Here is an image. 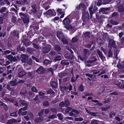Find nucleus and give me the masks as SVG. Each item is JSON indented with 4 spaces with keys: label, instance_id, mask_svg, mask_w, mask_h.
<instances>
[{
    "label": "nucleus",
    "instance_id": "nucleus-1",
    "mask_svg": "<svg viewBox=\"0 0 124 124\" xmlns=\"http://www.w3.org/2000/svg\"><path fill=\"white\" fill-rule=\"evenodd\" d=\"M109 49L108 52V57H112L113 54L111 51V49L114 50V55L115 56V58L116 59H117V56L119 51L117 46H115V43L113 40L111 39L109 40Z\"/></svg>",
    "mask_w": 124,
    "mask_h": 124
},
{
    "label": "nucleus",
    "instance_id": "nucleus-2",
    "mask_svg": "<svg viewBox=\"0 0 124 124\" xmlns=\"http://www.w3.org/2000/svg\"><path fill=\"white\" fill-rule=\"evenodd\" d=\"M19 14L24 23H26L29 22V16H28L22 13H20Z\"/></svg>",
    "mask_w": 124,
    "mask_h": 124
},
{
    "label": "nucleus",
    "instance_id": "nucleus-3",
    "mask_svg": "<svg viewBox=\"0 0 124 124\" xmlns=\"http://www.w3.org/2000/svg\"><path fill=\"white\" fill-rule=\"evenodd\" d=\"M89 17V14L87 12L85 11L83 13L82 18L83 21H88Z\"/></svg>",
    "mask_w": 124,
    "mask_h": 124
},
{
    "label": "nucleus",
    "instance_id": "nucleus-4",
    "mask_svg": "<svg viewBox=\"0 0 124 124\" xmlns=\"http://www.w3.org/2000/svg\"><path fill=\"white\" fill-rule=\"evenodd\" d=\"M32 9L29 11V13L30 14H34L37 12L36 5L34 4H32L31 6Z\"/></svg>",
    "mask_w": 124,
    "mask_h": 124
},
{
    "label": "nucleus",
    "instance_id": "nucleus-5",
    "mask_svg": "<svg viewBox=\"0 0 124 124\" xmlns=\"http://www.w3.org/2000/svg\"><path fill=\"white\" fill-rule=\"evenodd\" d=\"M45 14L47 16H55L56 15V13L54 10H49L45 13Z\"/></svg>",
    "mask_w": 124,
    "mask_h": 124
},
{
    "label": "nucleus",
    "instance_id": "nucleus-6",
    "mask_svg": "<svg viewBox=\"0 0 124 124\" xmlns=\"http://www.w3.org/2000/svg\"><path fill=\"white\" fill-rule=\"evenodd\" d=\"M69 105V103L68 100L65 101H62L59 104V106L60 107H64L65 106H68Z\"/></svg>",
    "mask_w": 124,
    "mask_h": 124
},
{
    "label": "nucleus",
    "instance_id": "nucleus-7",
    "mask_svg": "<svg viewBox=\"0 0 124 124\" xmlns=\"http://www.w3.org/2000/svg\"><path fill=\"white\" fill-rule=\"evenodd\" d=\"M85 5L83 3L80 4L78 6H77L76 9L78 10L81 9L82 10H85Z\"/></svg>",
    "mask_w": 124,
    "mask_h": 124
},
{
    "label": "nucleus",
    "instance_id": "nucleus-8",
    "mask_svg": "<svg viewBox=\"0 0 124 124\" xmlns=\"http://www.w3.org/2000/svg\"><path fill=\"white\" fill-rule=\"evenodd\" d=\"M70 23V21L69 18L67 17H66L63 21V24L65 26L69 24Z\"/></svg>",
    "mask_w": 124,
    "mask_h": 124
},
{
    "label": "nucleus",
    "instance_id": "nucleus-9",
    "mask_svg": "<svg viewBox=\"0 0 124 124\" xmlns=\"http://www.w3.org/2000/svg\"><path fill=\"white\" fill-rule=\"evenodd\" d=\"M50 45H48V47L47 48H46L44 47L42 48V51L43 53H47L50 51Z\"/></svg>",
    "mask_w": 124,
    "mask_h": 124
},
{
    "label": "nucleus",
    "instance_id": "nucleus-10",
    "mask_svg": "<svg viewBox=\"0 0 124 124\" xmlns=\"http://www.w3.org/2000/svg\"><path fill=\"white\" fill-rule=\"evenodd\" d=\"M22 59L21 61L22 62H26L27 61L28 58V56L24 55H22L21 56Z\"/></svg>",
    "mask_w": 124,
    "mask_h": 124
},
{
    "label": "nucleus",
    "instance_id": "nucleus-11",
    "mask_svg": "<svg viewBox=\"0 0 124 124\" xmlns=\"http://www.w3.org/2000/svg\"><path fill=\"white\" fill-rule=\"evenodd\" d=\"M36 72H37L38 74H42L44 72V70L42 67H40L37 69Z\"/></svg>",
    "mask_w": 124,
    "mask_h": 124
},
{
    "label": "nucleus",
    "instance_id": "nucleus-12",
    "mask_svg": "<svg viewBox=\"0 0 124 124\" xmlns=\"http://www.w3.org/2000/svg\"><path fill=\"white\" fill-rule=\"evenodd\" d=\"M108 11H109V9L108 8H102L100 10V11L102 13L107 14V12Z\"/></svg>",
    "mask_w": 124,
    "mask_h": 124
},
{
    "label": "nucleus",
    "instance_id": "nucleus-13",
    "mask_svg": "<svg viewBox=\"0 0 124 124\" xmlns=\"http://www.w3.org/2000/svg\"><path fill=\"white\" fill-rule=\"evenodd\" d=\"M117 67L120 69L123 68L124 67V61L122 62H119L117 64Z\"/></svg>",
    "mask_w": 124,
    "mask_h": 124
},
{
    "label": "nucleus",
    "instance_id": "nucleus-14",
    "mask_svg": "<svg viewBox=\"0 0 124 124\" xmlns=\"http://www.w3.org/2000/svg\"><path fill=\"white\" fill-rule=\"evenodd\" d=\"M22 108L20 109L18 112V114L19 115H22V116L25 115H26L27 113V112L26 111H22Z\"/></svg>",
    "mask_w": 124,
    "mask_h": 124
},
{
    "label": "nucleus",
    "instance_id": "nucleus-15",
    "mask_svg": "<svg viewBox=\"0 0 124 124\" xmlns=\"http://www.w3.org/2000/svg\"><path fill=\"white\" fill-rule=\"evenodd\" d=\"M97 53L103 61V60H104L105 57L102 55V53L100 50H98Z\"/></svg>",
    "mask_w": 124,
    "mask_h": 124
},
{
    "label": "nucleus",
    "instance_id": "nucleus-16",
    "mask_svg": "<svg viewBox=\"0 0 124 124\" xmlns=\"http://www.w3.org/2000/svg\"><path fill=\"white\" fill-rule=\"evenodd\" d=\"M115 84L116 85L121 88H122L124 87V85H123L122 86H121V83L119 81H115Z\"/></svg>",
    "mask_w": 124,
    "mask_h": 124
},
{
    "label": "nucleus",
    "instance_id": "nucleus-17",
    "mask_svg": "<svg viewBox=\"0 0 124 124\" xmlns=\"http://www.w3.org/2000/svg\"><path fill=\"white\" fill-rule=\"evenodd\" d=\"M92 8L93 7L92 6L91 7H90L89 8V11L90 12V17H91L92 16V15L93 13L95 11H96V10H97L96 8V9L93 12V11H92Z\"/></svg>",
    "mask_w": 124,
    "mask_h": 124
},
{
    "label": "nucleus",
    "instance_id": "nucleus-18",
    "mask_svg": "<svg viewBox=\"0 0 124 124\" xmlns=\"http://www.w3.org/2000/svg\"><path fill=\"white\" fill-rule=\"evenodd\" d=\"M26 74L24 71H22L19 72L18 74V76L19 77H21Z\"/></svg>",
    "mask_w": 124,
    "mask_h": 124
},
{
    "label": "nucleus",
    "instance_id": "nucleus-19",
    "mask_svg": "<svg viewBox=\"0 0 124 124\" xmlns=\"http://www.w3.org/2000/svg\"><path fill=\"white\" fill-rule=\"evenodd\" d=\"M43 7L46 10H47L49 8L50 6H49V4L48 3H46L45 4H43Z\"/></svg>",
    "mask_w": 124,
    "mask_h": 124
},
{
    "label": "nucleus",
    "instance_id": "nucleus-20",
    "mask_svg": "<svg viewBox=\"0 0 124 124\" xmlns=\"http://www.w3.org/2000/svg\"><path fill=\"white\" fill-rule=\"evenodd\" d=\"M96 59L95 57H93V58H91V60L88 61V62L89 63H90L96 61Z\"/></svg>",
    "mask_w": 124,
    "mask_h": 124
},
{
    "label": "nucleus",
    "instance_id": "nucleus-21",
    "mask_svg": "<svg viewBox=\"0 0 124 124\" xmlns=\"http://www.w3.org/2000/svg\"><path fill=\"white\" fill-rule=\"evenodd\" d=\"M10 84L12 86H14L16 85L17 84V83L16 82V80H15L10 81Z\"/></svg>",
    "mask_w": 124,
    "mask_h": 124
},
{
    "label": "nucleus",
    "instance_id": "nucleus-22",
    "mask_svg": "<svg viewBox=\"0 0 124 124\" xmlns=\"http://www.w3.org/2000/svg\"><path fill=\"white\" fill-rule=\"evenodd\" d=\"M52 86L54 88H56L57 87V84L56 82H52L51 83Z\"/></svg>",
    "mask_w": 124,
    "mask_h": 124
},
{
    "label": "nucleus",
    "instance_id": "nucleus-23",
    "mask_svg": "<svg viewBox=\"0 0 124 124\" xmlns=\"http://www.w3.org/2000/svg\"><path fill=\"white\" fill-rule=\"evenodd\" d=\"M57 11L60 14L64 12V10L62 9L58 8L57 9Z\"/></svg>",
    "mask_w": 124,
    "mask_h": 124
},
{
    "label": "nucleus",
    "instance_id": "nucleus-24",
    "mask_svg": "<svg viewBox=\"0 0 124 124\" xmlns=\"http://www.w3.org/2000/svg\"><path fill=\"white\" fill-rule=\"evenodd\" d=\"M4 100L8 102L10 101L11 102H13L14 101V100L13 99H9L7 98H5Z\"/></svg>",
    "mask_w": 124,
    "mask_h": 124
},
{
    "label": "nucleus",
    "instance_id": "nucleus-25",
    "mask_svg": "<svg viewBox=\"0 0 124 124\" xmlns=\"http://www.w3.org/2000/svg\"><path fill=\"white\" fill-rule=\"evenodd\" d=\"M72 86L71 85H70L68 87H65L64 88V90H69L70 91L72 89Z\"/></svg>",
    "mask_w": 124,
    "mask_h": 124
},
{
    "label": "nucleus",
    "instance_id": "nucleus-26",
    "mask_svg": "<svg viewBox=\"0 0 124 124\" xmlns=\"http://www.w3.org/2000/svg\"><path fill=\"white\" fill-rule=\"evenodd\" d=\"M101 50L103 52L105 55H107V50L106 49H104L102 47H101Z\"/></svg>",
    "mask_w": 124,
    "mask_h": 124
},
{
    "label": "nucleus",
    "instance_id": "nucleus-27",
    "mask_svg": "<svg viewBox=\"0 0 124 124\" xmlns=\"http://www.w3.org/2000/svg\"><path fill=\"white\" fill-rule=\"evenodd\" d=\"M15 121L14 119H11L9 120L8 122V124H12L14 123Z\"/></svg>",
    "mask_w": 124,
    "mask_h": 124
},
{
    "label": "nucleus",
    "instance_id": "nucleus-28",
    "mask_svg": "<svg viewBox=\"0 0 124 124\" xmlns=\"http://www.w3.org/2000/svg\"><path fill=\"white\" fill-rule=\"evenodd\" d=\"M61 63L63 65H68L69 64V62H66L64 60L61 61Z\"/></svg>",
    "mask_w": 124,
    "mask_h": 124
},
{
    "label": "nucleus",
    "instance_id": "nucleus-29",
    "mask_svg": "<svg viewBox=\"0 0 124 124\" xmlns=\"http://www.w3.org/2000/svg\"><path fill=\"white\" fill-rule=\"evenodd\" d=\"M65 28L69 30H70L72 29V27L69 24L65 26Z\"/></svg>",
    "mask_w": 124,
    "mask_h": 124
},
{
    "label": "nucleus",
    "instance_id": "nucleus-30",
    "mask_svg": "<svg viewBox=\"0 0 124 124\" xmlns=\"http://www.w3.org/2000/svg\"><path fill=\"white\" fill-rule=\"evenodd\" d=\"M83 120L82 118H76L75 119V120L76 121H81Z\"/></svg>",
    "mask_w": 124,
    "mask_h": 124
},
{
    "label": "nucleus",
    "instance_id": "nucleus-31",
    "mask_svg": "<svg viewBox=\"0 0 124 124\" xmlns=\"http://www.w3.org/2000/svg\"><path fill=\"white\" fill-rule=\"evenodd\" d=\"M73 112H72L71 111L69 113V115L71 116H74L75 117H76L78 116L77 115L75 114H74L73 113Z\"/></svg>",
    "mask_w": 124,
    "mask_h": 124
},
{
    "label": "nucleus",
    "instance_id": "nucleus-32",
    "mask_svg": "<svg viewBox=\"0 0 124 124\" xmlns=\"http://www.w3.org/2000/svg\"><path fill=\"white\" fill-rule=\"evenodd\" d=\"M110 22L111 23L114 25H116L118 24L117 22L115 21L112 20H110Z\"/></svg>",
    "mask_w": 124,
    "mask_h": 124
},
{
    "label": "nucleus",
    "instance_id": "nucleus-33",
    "mask_svg": "<svg viewBox=\"0 0 124 124\" xmlns=\"http://www.w3.org/2000/svg\"><path fill=\"white\" fill-rule=\"evenodd\" d=\"M26 91H25L24 92H23V90H22L21 91V94L22 96L23 97V98L25 96V95L26 94Z\"/></svg>",
    "mask_w": 124,
    "mask_h": 124
},
{
    "label": "nucleus",
    "instance_id": "nucleus-34",
    "mask_svg": "<svg viewBox=\"0 0 124 124\" xmlns=\"http://www.w3.org/2000/svg\"><path fill=\"white\" fill-rule=\"evenodd\" d=\"M55 49L57 51H59L60 50L61 48L58 45H55L54 47Z\"/></svg>",
    "mask_w": 124,
    "mask_h": 124
},
{
    "label": "nucleus",
    "instance_id": "nucleus-35",
    "mask_svg": "<svg viewBox=\"0 0 124 124\" xmlns=\"http://www.w3.org/2000/svg\"><path fill=\"white\" fill-rule=\"evenodd\" d=\"M57 36L60 39L62 36V33L61 32H58L57 34Z\"/></svg>",
    "mask_w": 124,
    "mask_h": 124
},
{
    "label": "nucleus",
    "instance_id": "nucleus-36",
    "mask_svg": "<svg viewBox=\"0 0 124 124\" xmlns=\"http://www.w3.org/2000/svg\"><path fill=\"white\" fill-rule=\"evenodd\" d=\"M51 62L50 61L47 60H45L43 63L45 65H47V64Z\"/></svg>",
    "mask_w": 124,
    "mask_h": 124
},
{
    "label": "nucleus",
    "instance_id": "nucleus-37",
    "mask_svg": "<svg viewBox=\"0 0 124 124\" xmlns=\"http://www.w3.org/2000/svg\"><path fill=\"white\" fill-rule=\"evenodd\" d=\"M107 87L106 86L105 87H101L100 89V90L101 91L100 92L101 93L102 92H104L105 90L107 89Z\"/></svg>",
    "mask_w": 124,
    "mask_h": 124
},
{
    "label": "nucleus",
    "instance_id": "nucleus-38",
    "mask_svg": "<svg viewBox=\"0 0 124 124\" xmlns=\"http://www.w3.org/2000/svg\"><path fill=\"white\" fill-rule=\"evenodd\" d=\"M104 3H103V4H108L110 2L111 0H103Z\"/></svg>",
    "mask_w": 124,
    "mask_h": 124
},
{
    "label": "nucleus",
    "instance_id": "nucleus-39",
    "mask_svg": "<svg viewBox=\"0 0 124 124\" xmlns=\"http://www.w3.org/2000/svg\"><path fill=\"white\" fill-rule=\"evenodd\" d=\"M13 56L11 55H9L6 57V58L9 60L10 61H11V59L13 57Z\"/></svg>",
    "mask_w": 124,
    "mask_h": 124
},
{
    "label": "nucleus",
    "instance_id": "nucleus-40",
    "mask_svg": "<svg viewBox=\"0 0 124 124\" xmlns=\"http://www.w3.org/2000/svg\"><path fill=\"white\" fill-rule=\"evenodd\" d=\"M42 119V117H39L36 119L35 121L36 123H38L40 122L41 121V119Z\"/></svg>",
    "mask_w": 124,
    "mask_h": 124
},
{
    "label": "nucleus",
    "instance_id": "nucleus-41",
    "mask_svg": "<svg viewBox=\"0 0 124 124\" xmlns=\"http://www.w3.org/2000/svg\"><path fill=\"white\" fill-rule=\"evenodd\" d=\"M61 59V57L60 56H59L56 57L54 59L55 61H60Z\"/></svg>",
    "mask_w": 124,
    "mask_h": 124
},
{
    "label": "nucleus",
    "instance_id": "nucleus-42",
    "mask_svg": "<svg viewBox=\"0 0 124 124\" xmlns=\"http://www.w3.org/2000/svg\"><path fill=\"white\" fill-rule=\"evenodd\" d=\"M71 111L74 113V114H75L77 115V116L78 115L79 113V111L75 109L72 110H71Z\"/></svg>",
    "mask_w": 124,
    "mask_h": 124
},
{
    "label": "nucleus",
    "instance_id": "nucleus-43",
    "mask_svg": "<svg viewBox=\"0 0 124 124\" xmlns=\"http://www.w3.org/2000/svg\"><path fill=\"white\" fill-rule=\"evenodd\" d=\"M31 90L33 91V92L35 93H37V90L36 88L34 87H33L31 88Z\"/></svg>",
    "mask_w": 124,
    "mask_h": 124
},
{
    "label": "nucleus",
    "instance_id": "nucleus-44",
    "mask_svg": "<svg viewBox=\"0 0 124 124\" xmlns=\"http://www.w3.org/2000/svg\"><path fill=\"white\" fill-rule=\"evenodd\" d=\"M10 116L16 117L17 116V114L16 113H11L10 115Z\"/></svg>",
    "mask_w": 124,
    "mask_h": 124
},
{
    "label": "nucleus",
    "instance_id": "nucleus-45",
    "mask_svg": "<svg viewBox=\"0 0 124 124\" xmlns=\"http://www.w3.org/2000/svg\"><path fill=\"white\" fill-rule=\"evenodd\" d=\"M90 34V33L89 32H86L84 34V35L85 37H89Z\"/></svg>",
    "mask_w": 124,
    "mask_h": 124
},
{
    "label": "nucleus",
    "instance_id": "nucleus-46",
    "mask_svg": "<svg viewBox=\"0 0 124 124\" xmlns=\"http://www.w3.org/2000/svg\"><path fill=\"white\" fill-rule=\"evenodd\" d=\"M124 9L123 7L122 6L118 8V10L119 12H121L123 11Z\"/></svg>",
    "mask_w": 124,
    "mask_h": 124
},
{
    "label": "nucleus",
    "instance_id": "nucleus-47",
    "mask_svg": "<svg viewBox=\"0 0 124 124\" xmlns=\"http://www.w3.org/2000/svg\"><path fill=\"white\" fill-rule=\"evenodd\" d=\"M79 90L81 91H83L84 90V87L82 85H80L79 87Z\"/></svg>",
    "mask_w": 124,
    "mask_h": 124
},
{
    "label": "nucleus",
    "instance_id": "nucleus-48",
    "mask_svg": "<svg viewBox=\"0 0 124 124\" xmlns=\"http://www.w3.org/2000/svg\"><path fill=\"white\" fill-rule=\"evenodd\" d=\"M21 104L23 105H27V104L26 102L23 100L21 101H20Z\"/></svg>",
    "mask_w": 124,
    "mask_h": 124
},
{
    "label": "nucleus",
    "instance_id": "nucleus-49",
    "mask_svg": "<svg viewBox=\"0 0 124 124\" xmlns=\"http://www.w3.org/2000/svg\"><path fill=\"white\" fill-rule=\"evenodd\" d=\"M78 40L77 38L76 37H74L72 39V42H76Z\"/></svg>",
    "mask_w": 124,
    "mask_h": 124
},
{
    "label": "nucleus",
    "instance_id": "nucleus-50",
    "mask_svg": "<svg viewBox=\"0 0 124 124\" xmlns=\"http://www.w3.org/2000/svg\"><path fill=\"white\" fill-rule=\"evenodd\" d=\"M98 124L97 121L94 120L92 121L90 123V124Z\"/></svg>",
    "mask_w": 124,
    "mask_h": 124
},
{
    "label": "nucleus",
    "instance_id": "nucleus-51",
    "mask_svg": "<svg viewBox=\"0 0 124 124\" xmlns=\"http://www.w3.org/2000/svg\"><path fill=\"white\" fill-rule=\"evenodd\" d=\"M6 68L4 67H1L0 68V73H2L5 70Z\"/></svg>",
    "mask_w": 124,
    "mask_h": 124
},
{
    "label": "nucleus",
    "instance_id": "nucleus-52",
    "mask_svg": "<svg viewBox=\"0 0 124 124\" xmlns=\"http://www.w3.org/2000/svg\"><path fill=\"white\" fill-rule=\"evenodd\" d=\"M3 54H9L10 53V52L9 50H6L3 52Z\"/></svg>",
    "mask_w": 124,
    "mask_h": 124
},
{
    "label": "nucleus",
    "instance_id": "nucleus-53",
    "mask_svg": "<svg viewBox=\"0 0 124 124\" xmlns=\"http://www.w3.org/2000/svg\"><path fill=\"white\" fill-rule=\"evenodd\" d=\"M58 118L60 120H62V115L60 114H58L57 115Z\"/></svg>",
    "mask_w": 124,
    "mask_h": 124
},
{
    "label": "nucleus",
    "instance_id": "nucleus-54",
    "mask_svg": "<svg viewBox=\"0 0 124 124\" xmlns=\"http://www.w3.org/2000/svg\"><path fill=\"white\" fill-rule=\"evenodd\" d=\"M71 108L70 107H68L66 110L65 111L66 113H68L71 110Z\"/></svg>",
    "mask_w": 124,
    "mask_h": 124
},
{
    "label": "nucleus",
    "instance_id": "nucleus-55",
    "mask_svg": "<svg viewBox=\"0 0 124 124\" xmlns=\"http://www.w3.org/2000/svg\"><path fill=\"white\" fill-rule=\"evenodd\" d=\"M33 93L31 92H30L28 94L27 96V97L28 98H30V97H31V95H32Z\"/></svg>",
    "mask_w": 124,
    "mask_h": 124
},
{
    "label": "nucleus",
    "instance_id": "nucleus-56",
    "mask_svg": "<svg viewBox=\"0 0 124 124\" xmlns=\"http://www.w3.org/2000/svg\"><path fill=\"white\" fill-rule=\"evenodd\" d=\"M6 9V8L5 7L2 8L0 10V12L1 13L4 12L5 11Z\"/></svg>",
    "mask_w": 124,
    "mask_h": 124
},
{
    "label": "nucleus",
    "instance_id": "nucleus-57",
    "mask_svg": "<svg viewBox=\"0 0 124 124\" xmlns=\"http://www.w3.org/2000/svg\"><path fill=\"white\" fill-rule=\"evenodd\" d=\"M12 21L13 23H15L16 21V18L15 17H13L12 18Z\"/></svg>",
    "mask_w": 124,
    "mask_h": 124
},
{
    "label": "nucleus",
    "instance_id": "nucleus-58",
    "mask_svg": "<svg viewBox=\"0 0 124 124\" xmlns=\"http://www.w3.org/2000/svg\"><path fill=\"white\" fill-rule=\"evenodd\" d=\"M62 41L64 44H66L67 43V42L66 39H62Z\"/></svg>",
    "mask_w": 124,
    "mask_h": 124
},
{
    "label": "nucleus",
    "instance_id": "nucleus-59",
    "mask_svg": "<svg viewBox=\"0 0 124 124\" xmlns=\"http://www.w3.org/2000/svg\"><path fill=\"white\" fill-rule=\"evenodd\" d=\"M17 61V60L16 58V57H13L12 59H11V62L13 61L14 62H16Z\"/></svg>",
    "mask_w": 124,
    "mask_h": 124
},
{
    "label": "nucleus",
    "instance_id": "nucleus-60",
    "mask_svg": "<svg viewBox=\"0 0 124 124\" xmlns=\"http://www.w3.org/2000/svg\"><path fill=\"white\" fill-rule=\"evenodd\" d=\"M110 98H107L105 99V101H104V102L105 103H107L108 102H109L110 101Z\"/></svg>",
    "mask_w": 124,
    "mask_h": 124
},
{
    "label": "nucleus",
    "instance_id": "nucleus-61",
    "mask_svg": "<svg viewBox=\"0 0 124 124\" xmlns=\"http://www.w3.org/2000/svg\"><path fill=\"white\" fill-rule=\"evenodd\" d=\"M44 110L43 109L42 110L40 111L39 112V116H41L42 115L44 111Z\"/></svg>",
    "mask_w": 124,
    "mask_h": 124
},
{
    "label": "nucleus",
    "instance_id": "nucleus-62",
    "mask_svg": "<svg viewBox=\"0 0 124 124\" xmlns=\"http://www.w3.org/2000/svg\"><path fill=\"white\" fill-rule=\"evenodd\" d=\"M49 105V102L47 101L44 102L43 103V105L44 106H48Z\"/></svg>",
    "mask_w": 124,
    "mask_h": 124
},
{
    "label": "nucleus",
    "instance_id": "nucleus-63",
    "mask_svg": "<svg viewBox=\"0 0 124 124\" xmlns=\"http://www.w3.org/2000/svg\"><path fill=\"white\" fill-rule=\"evenodd\" d=\"M56 117V116L55 115H53L49 116V119H53L55 118Z\"/></svg>",
    "mask_w": 124,
    "mask_h": 124
},
{
    "label": "nucleus",
    "instance_id": "nucleus-64",
    "mask_svg": "<svg viewBox=\"0 0 124 124\" xmlns=\"http://www.w3.org/2000/svg\"><path fill=\"white\" fill-rule=\"evenodd\" d=\"M67 75L66 73H62L60 75V76L61 77H62L65 76H66Z\"/></svg>",
    "mask_w": 124,
    "mask_h": 124
}]
</instances>
